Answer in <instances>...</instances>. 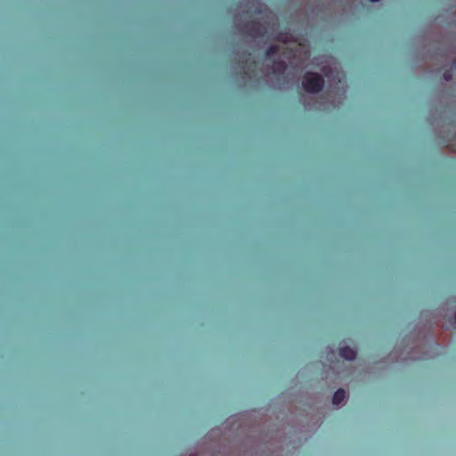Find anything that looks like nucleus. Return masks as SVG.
Returning <instances> with one entry per match:
<instances>
[{"label":"nucleus","instance_id":"1","mask_svg":"<svg viewBox=\"0 0 456 456\" xmlns=\"http://www.w3.org/2000/svg\"><path fill=\"white\" fill-rule=\"evenodd\" d=\"M238 63L241 69V75L243 78L253 80L258 75L259 63L256 61L250 52L248 50L243 51L239 54Z\"/></svg>","mask_w":456,"mask_h":456},{"label":"nucleus","instance_id":"2","mask_svg":"<svg viewBox=\"0 0 456 456\" xmlns=\"http://www.w3.org/2000/svg\"><path fill=\"white\" fill-rule=\"evenodd\" d=\"M302 86L308 93H319L324 86V79L318 73L308 71L303 76Z\"/></svg>","mask_w":456,"mask_h":456},{"label":"nucleus","instance_id":"3","mask_svg":"<svg viewBox=\"0 0 456 456\" xmlns=\"http://www.w3.org/2000/svg\"><path fill=\"white\" fill-rule=\"evenodd\" d=\"M240 33L253 38H260L265 36L266 28L257 20H249L242 26Z\"/></svg>","mask_w":456,"mask_h":456},{"label":"nucleus","instance_id":"4","mask_svg":"<svg viewBox=\"0 0 456 456\" xmlns=\"http://www.w3.org/2000/svg\"><path fill=\"white\" fill-rule=\"evenodd\" d=\"M338 354L346 360H354L356 357V351L349 346H342L339 348Z\"/></svg>","mask_w":456,"mask_h":456},{"label":"nucleus","instance_id":"5","mask_svg":"<svg viewBox=\"0 0 456 456\" xmlns=\"http://www.w3.org/2000/svg\"><path fill=\"white\" fill-rule=\"evenodd\" d=\"M346 398V391L343 388L338 389L332 397V403L335 405H339Z\"/></svg>","mask_w":456,"mask_h":456},{"label":"nucleus","instance_id":"6","mask_svg":"<svg viewBox=\"0 0 456 456\" xmlns=\"http://www.w3.org/2000/svg\"><path fill=\"white\" fill-rule=\"evenodd\" d=\"M279 52V46L275 45H272L268 46L265 50V56L266 58H270L272 56H274Z\"/></svg>","mask_w":456,"mask_h":456},{"label":"nucleus","instance_id":"7","mask_svg":"<svg viewBox=\"0 0 456 456\" xmlns=\"http://www.w3.org/2000/svg\"><path fill=\"white\" fill-rule=\"evenodd\" d=\"M274 65L276 69H274V72H283L286 69V64L283 61H274Z\"/></svg>","mask_w":456,"mask_h":456},{"label":"nucleus","instance_id":"8","mask_svg":"<svg viewBox=\"0 0 456 456\" xmlns=\"http://www.w3.org/2000/svg\"><path fill=\"white\" fill-rule=\"evenodd\" d=\"M443 77L446 81L452 80V69L444 70V72L443 73Z\"/></svg>","mask_w":456,"mask_h":456},{"label":"nucleus","instance_id":"9","mask_svg":"<svg viewBox=\"0 0 456 456\" xmlns=\"http://www.w3.org/2000/svg\"><path fill=\"white\" fill-rule=\"evenodd\" d=\"M453 67L456 68V59L453 61Z\"/></svg>","mask_w":456,"mask_h":456},{"label":"nucleus","instance_id":"10","mask_svg":"<svg viewBox=\"0 0 456 456\" xmlns=\"http://www.w3.org/2000/svg\"><path fill=\"white\" fill-rule=\"evenodd\" d=\"M370 2H379V0H370Z\"/></svg>","mask_w":456,"mask_h":456},{"label":"nucleus","instance_id":"11","mask_svg":"<svg viewBox=\"0 0 456 456\" xmlns=\"http://www.w3.org/2000/svg\"><path fill=\"white\" fill-rule=\"evenodd\" d=\"M454 322H455V324H456V314H455V317H454Z\"/></svg>","mask_w":456,"mask_h":456},{"label":"nucleus","instance_id":"12","mask_svg":"<svg viewBox=\"0 0 456 456\" xmlns=\"http://www.w3.org/2000/svg\"><path fill=\"white\" fill-rule=\"evenodd\" d=\"M453 151H456V149H454Z\"/></svg>","mask_w":456,"mask_h":456}]
</instances>
